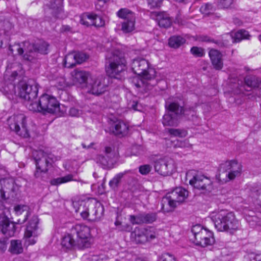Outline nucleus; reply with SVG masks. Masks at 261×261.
<instances>
[{"mask_svg":"<svg viewBox=\"0 0 261 261\" xmlns=\"http://www.w3.org/2000/svg\"><path fill=\"white\" fill-rule=\"evenodd\" d=\"M49 44L43 41L36 45L26 41L21 43L15 44L9 46V50L13 55H21L27 61H32L36 57L37 53L42 54L48 53Z\"/></svg>","mask_w":261,"mask_h":261,"instance_id":"f257e3e1","label":"nucleus"},{"mask_svg":"<svg viewBox=\"0 0 261 261\" xmlns=\"http://www.w3.org/2000/svg\"><path fill=\"white\" fill-rule=\"evenodd\" d=\"M211 219L215 228L219 231L232 232L239 227V221L236 219L233 213L226 210H221L213 212Z\"/></svg>","mask_w":261,"mask_h":261,"instance_id":"f03ea898","label":"nucleus"},{"mask_svg":"<svg viewBox=\"0 0 261 261\" xmlns=\"http://www.w3.org/2000/svg\"><path fill=\"white\" fill-rule=\"evenodd\" d=\"M28 109L43 115L57 114L60 110V103L57 98L48 94H42L38 100H35V103H29Z\"/></svg>","mask_w":261,"mask_h":261,"instance_id":"7ed1b4c3","label":"nucleus"},{"mask_svg":"<svg viewBox=\"0 0 261 261\" xmlns=\"http://www.w3.org/2000/svg\"><path fill=\"white\" fill-rule=\"evenodd\" d=\"M126 61L123 54L118 50L108 52L106 56V71L110 77L118 79V76L125 71Z\"/></svg>","mask_w":261,"mask_h":261,"instance_id":"20e7f679","label":"nucleus"},{"mask_svg":"<svg viewBox=\"0 0 261 261\" xmlns=\"http://www.w3.org/2000/svg\"><path fill=\"white\" fill-rule=\"evenodd\" d=\"M75 211L76 213H79L83 219L93 221H97L102 217L104 208L98 201H88L82 202Z\"/></svg>","mask_w":261,"mask_h":261,"instance_id":"39448f33","label":"nucleus"},{"mask_svg":"<svg viewBox=\"0 0 261 261\" xmlns=\"http://www.w3.org/2000/svg\"><path fill=\"white\" fill-rule=\"evenodd\" d=\"M189 192L182 187H177L168 193L162 199V208L165 212L172 211L177 204L181 203L188 197Z\"/></svg>","mask_w":261,"mask_h":261,"instance_id":"423d86ee","label":"nucleus"},{"mask_svg":"<svg viewBox=\"0 0 261 261\" xmlns=\"http://www.w3.org/2000/svg\"><path fill=\"white\" fill-rule=\"evenodd\" d=\"M21 69V64L14 63L8 65L5 72L4 79L8 84L3 87V92L9 99L13 98L16 93L15 86L12 82L18 76V72L20 73Z\"/></svg>","mask_w":261,"mask_h":261,"instance_id":"0eeeda50","label":"nucleus"},{"mask_svg":"<svg viewBox=\"0 0 261 261\" xmlns=\"http://www.w3.org/2000/svg\"><path fill=\"white\" fill-rule=\"evenodd\" d=\"M241 171V166L237 161H227L220 165L217 177L220 181L226 182L240 176Z\"/></svg>","mask_w":261,"mask_h":261,"instance_id":"6e6552de","label":"nucleus"},{"mask_svg":"<svg viewBox=\"0 0 261 261\" xmlns=\"http://www.w3.org/2000/svg\"><path fill=\"white\" fill-rule=\"evenodd\" d=\"M71 233L76 236V246L78 249L83 250L91 247L93 239L89 227L77 224L72 227Z\"/></svg>","mask_w":261,"mask_h":261,"instance_id":"1a4fd4ad","label":"nucleus"},{"mask_svg":"<svg viewBox=\"0 0 261 261\" xmlns=\"http://www.w3.org/2000/svg\"><path fill=\"white\" fill-rule=\"evenodd\" d=\"M27 121V117L22 114L14 115L8 119L10 129L23 138L30 137Z\"/></svg>","mask_w":261,"mask_h":261,"instance_id":"9d476101","label":"nucleus"},{"mask_svg":"<svg viewBox=\"0 0 261 261\" xmlns=\"http://www.w3.org/2000/svg\"><path fill=\"white\" fill-rule=\"evenodd\" d=\"M18 95L25 100L28 108L29 103H35L38 94V88L36 84H31L25 81H20L18 85Z\"/></svg>","mask_w":261,"mask_h":261,"instance_id":"9b49d317","label":"nucleus"},{"mask_svg":"<svg viewBox=\"0 0 261 261\" xmlns=\"http://www.w3.org/2000/svg\"><path fill=\"white\" fill-rule=\"evenodd\" d=\"M131 67L133 72L141 76L144 80H151L154 78V74H151L150 71L154 72L153 70L148 71L149 63L148 61L143 58H137L133 60Z\"/></svg>","mask_w":261,"mask_h":261,"instance_id":"f8f14e48","label":"nucleus"},{"mask_svg":"<svg viewBox=\"0 0 261 261\" xmlns=\"http://www.w3.org/2000/svg\"><path fill=\"white\" fill-rule=\"evenodd\" d=\"M154 167L156 172L163 176L171 174L176 170L174 161L168 156L156 160L154 161Z\"/></svg>","mask_w":261,"mask_h":261,"instance_id":"ddd939ff","label":"nucleus"},{"mask_svg":"<svg viewBox=\"0 0 261 261\" xmlns=\"http://www.w3.org/2000/svg\"><path fill=\"white\" fill-rule=\"evenodd\" d=\"M132 237L137 244H145L154 239L156 234L151 227H137L132 233Z\"/></svg>","mask_w":261,"mask_h":261,"instance_id":"4468645a","label":"nucleus"},{"mask_svg":"<svg viewBox=\"0 0 261 261\" xmlns=\"http://www.w3.org/2000/svg\"><path fill=\"white\" fill-rule=\"evenodd\" d=\"M86 89L88 92L94 95H98L103 93L107 89L105 78L102 76L92 77Z\"/></svg>","mask_w":261,"mask_h":261,"instance_id":"2eb2a0df","label":"nucleus"},{"mask_svg":"<svg viewBox=\"0 0 261 261\" xmlns=\"http://www.w3.org/2000/svg\"><path fill=\"white\" fill-rule=\"evenodd\" d=\"M33 155L37 169L42 170L43 172H47L48 167L51 166V154L46 153L42 150H39L34 152Z\"/></svg>","mask_w":261,"mask_h":261,"instance_id":"dca6fc26","label":"nucleus"},{"mask_svg":"<svg viewBox=\"0 0 261 261\" xmlns=\"http://www.w3.org/2000/svg\"><path fill=\"white\" fill-rule=\"evenodd\" d=\"M189 184L194 188L199 190L210 191L212 188L211 179L200 174L193 175L189 179Z\"/></svg>","mask_w":261,"mask_h":261,"instance_id":"f3484780","label":"nucleus"},{"mask_svg":"<svg viewBox=\"0 0 261 261\" xmlns=\"http://www.w3.org/2000/svg\"><path fill=\"white\" fill-rule=\"evenodd\" d=\"M71 74L74 83L83 89L86 88L92 77L89 72L78 69L74 70Z\"/></svg>","mask_w":261,"mask_h":261,"instance_id":"a211bd4d","label":"nucleus"},{"mask_svg":"<svg viewBox=\"0 0 261 261\" xmlns=\"http://www.w3.org/2000/svg\"><path fill=\"white\" fill-rule=\"evenodd\" d=\"M157 218L156 214L155 213H142L134 216H129V221L133 224H142L144 223H152Z\"/></svg>","mask_w":261,"mask_h":261,"instance_id":"6ab92c4d","label":"nucleus"},{"mask_svg":"<svg viewBox=\"0 0 261 261\" xmlns=\"http://www.w3.org/2000/svg\"><path fill=\"white\" fill-rule=\"evenodd\" d=\"M151 16L156 20L160 27L168 28L172 24V19L166 12H155L152 14Z\"/></svg>","mask_w":261,"mask_h":261,"instance_id":"aec40b11","label":"nucleus"},{"mask_svg":"<svg viewBox=\"0 0 261 261\" xmlns=\"http://www.w3.org/2000/svg\"><path fill=\"white\" fill-rule=\"evenodd\" d=\"M212 64L216 70H220L223 67L222 55L217 49H211L208 53Z\"/></svg>","mask_w":261,"mask_h":261,"instance_id":"412c9836","label":"nucleus"},{"mask_svg":"<svg viewBox=\"0 0 261 261\" xmlns=\"http://www.w3.org/2000/svg\"><path fill=\"white\" fill-rule=\"evenodd\" d=\"M111 130L116 136H124L128 134V125L122 120H117L112 125Z\"/></svg>","mask_w":261,"mask_h":261,"instance_id":"4be33fe9","label":"nucleus"},{"mask_svg":"<svg viewBox=\"0 0 261 261\" xmlns=\"http://www.w3.org/2000/svg\"><path fill=\"white\" fill-rule=\"evenodd\" d=\"M200 238V239L196 238L195 243L196 245L203 247L212 245L215 241L213 233L207 229L204 230V233L202 234Z\"/></svg>","mask_w":261,"mask_h":261,"instance_id":"5701e85b","label":"nucleus"},{"mask_svg":"<svg viewBox=\"0 0 261 261\" xmlns=\"http://www.w3.org/2000/svg\"><path fill=\"white\" fill-rule=\"evenodd\" d=\"M14 211L17 216L22 215V219L18 220V223L22 224L24 223L30 215V208L27 205H17L14 207Z\"/></svg>","mask_w":261,"mask_h":261,"instance_id":"b1692460","label":"nucleus"},{"mask_svg":"<svg viewBox=\"0 0 261 261\" xmlns=\"http://www.w3.org/2000/svg\"><path fill=\"white\" fill-rule=\"evenodd\" d=\"M39 219L37 216H33L29 222L26 230L25 231V236H37V229L38 228V224Z\"/></svg>","mask_w":261,"mask_h":261,"instance_id":"393cba45","label":"nucleus"},{"mask_svg":"<svg viewBox=\"0 0 261 261\" xmlns=\"http://www.w3.org/2000/svg\"><path fill=\"white\" fill-rule=\"evenodd\" d=\"M166 108L168 110V112L176 115L178 117L185 114L186 110L182 106H181L176 102H166L165 105Z\"/></svg>","mask_w":261,"mask_h":261,"instance_id":"a878e982","label":"nucleus"},{"mask_svg":"<svg viewBox=\"0 0 261 261\" xmlns=\"http://www.w3.org/2000/svg\"><path fill=\"white\" fill-rule=\"evenodd\" d=\"M180 117L172 113L168 112L163 116V124L164 126H176Z\"/></svg>","mask_w":261,"mask_h":261,"instance_id":"bb28decb","label":"nucleus"},{"mask_svg":"<svg viewBox=\"0 0 261 261\" xmlns=\"http://www.w3.org/2000/svg\"><path fill=\"white\" fill-rule=\"evenodd\" d=\"M105 155H99L98 156V161L103 165H107L109 162L114 156V152L110 147H106Z\"/></svg>","mask_w":261,"mask_h":261,"instance_id":"cd10ccee","label":"nucleus"},{"mask_svg":"<svg viewBox=\"0 0 261 261\" xmlns=\"http://www.w3.org/2000/svg\"><path fill=\"white\" fill-rule=\"evenodd\" d=\"M61 245L63 248L66 249H77L76 240L73 239L71 234H68L65 236L62 240Z\"/></svg>","mask_w":261,"mask_h":261,"instance_id":"c85d7f7f","label":"nucleus"},{"mask_svg":"<svg viewBox=\"0 0 261 261\" xmlns=\"http://www.w3.org/2000/svg\"><path fill=\"white\" fill-rule=\"evenodd\" d=\"M23 251L22 243L19 240H12L9 248V251L13 254H19L22 253Z\"/></svg>","mask_w":261,"mask_h":261,"instance_id":"c756f323","label":"nucleus"},{"mask_svg":"<svg viewBox=\"0 0 261 261\" xmlns=\"http://www.w3.org/2000/svg\"><path fill=\"white\" fill-rule=\"evenodd\" d=\"M246 86L253 88L261 89V79L255 75L247 76Z\"/></svg>","mask_w":261,"mask_h":261,"instance_id":"7c9ffc66","label":"nucleus"},{"mask_svg":"<svg viewBox=\"0 0 261 261\" xmlns=\"http://www.w3.org/2000/svg\"><path fill=\"white\" fill-rule=\"evenodd\" d=\"M117 16L124 20L136 19L135 13L127 8H121L117 12Z\"/></svg>","mask_w":261,"mask_h":261,"instance_id":"2f4dec72","label":"nucleus"},{"mask_svg":"<svg viewBox=\"0 0 261 261\" xmlns=\"http://www.w3.org/2000/svg\"><path fill=\"white\" fill-rule=\"evenodd\" d=\"M136 19L123 20L121 23V30L124 33H130L135 29Z\"/></svg>","mask_w":261,"mask_h":261,"instance_id":"473e14b6","label":"nucleus"},{"mask_svg":"<svg viewBox=\"0 0 261 261\" xmlns=\"http://www.w3.org/2000/svg\"><path fill=\"white\" fill-rule=\"evenodd\" d=\"M73 176V175L69 174L63 177L54 178L50 181V184L53 186H58L62 184L74 180Z\"/></svg>","mask_w":261,"mask_h":261,"instance_id":"72a5a7b5","label":"nucleus"},{"mask_svg":"<svg viewBox=\"0 0 261 261\" xmlns=\"http://www.w3.org/2000/svg\"><path fill=\"white\" fill-rule=\"evenodd\" d=\"M185 39L181 36H173L169 39V45L173 48H178L185 42Z\"/></svg>","mask_w":261,"mask_h":261,"instance_id":"f704fd0d","label":"nucleus"},{"mask_svg":"<svg viewBox=\"0 0 261 261\" xmlns=\"http://www.w3.org/2000/svg\"><path fill=\"white\" fill-rule=\"evenodd\" d=\"M129 172H130V171H125L124 172L119 173L116 174L114 177V178L110 181V182H109L110 186L113 189L116 188L118 186V185H119L122 178L123 177V176L125 174H126V173H129Z\"/></svg>","mask_w":261,"mask_h":261,"instance_id":"c9c22d12","label":"nucleus"},{"mask_svg":"<svg viewBox=\"0 0 261 261\" xmlns=\"http://www.w3.org/2000/svg\"><path fill=\"white\" fill-rule=\"evenodd\" d=\"M76 62L73 52L69 53L65 57V67L67 68H72L77 64Z\"/></svg>","mask_w":261,"mask_h":261,"instance_id":"e433bc0d","label":"nucleus"},{"mask_svg":"<svg viewBox=\"0 0 261 261\" xmlns=\"http://www.w3.org/2000/svg\"><path fill=\"white\" fill-rule=\"evenodd\" d=\"M226 36L230 37L233 43L239 42L245 38L244 31L242 30L237 32H231L230 34H227Z\"/></svg>","mask_w":261,"mask_h":261,"instance_id":"4c0bfd02","label":"nucleus"},{"mask_svg":"<svg viewBox=\"0 0 261 261\" xmlns=\"http://www.w3.org/2000/svg\"><path fill=\"white\" fill-rule=\"evenodd\" d=\"M94 14H84L81 18L80 22L86 26H92L93 23Z\"/></svg>","mask_w":261,"mask_h":261,"instance_id":"58836bf2","label":"nucleus"},{"mask_svg":"<svg viewBox=\"0 0 261 261\" xmlns=\"http://www.w3.org/2000/svg\"><path fill=\"white\" fill-rule=\"evenodd\" d=\"M197 40L198 41L205 42H212L217 44L219 46H222L224 45V43L221 42L220 41L215 40L210 37L206 35H201L197 37Z\"/></svg>","mask_w":261,"mask_h":261,"instance_id":"ea45409f","label":"nucleus"},{"mask_svg":"<svg viewBox=\"0 0 261 261\" xmlns=\"http://www.w3.org/2000/svg\"><path fill=\"white\" fill-rule=\"evenodd\" d=\"M206 229L203 228L200 225H196L193 226L192 232L194 236L195 240L196 238L200 239V237L204 233V230Z\"/></svg>","mask_w":261,"mask_h":261,"instance_id":"a19ab883","label":"nucleus"},{"mask_svg":"<svg viewBox=\"0 0 261 261\" xmlns=\"http://www.w3.org/2000/svg\"><path fill=\"white\" fill-rule=\"evenodd\" d=\"M215 10V9L212 5L208 3L202 5L200 9V12L205 15H208L213 14Z\"/></svg>","mask_w":261,"mask_h":261,"instance_id":"79ce46f5","label":"nucleus"},{"mask_svg":"<svg viewBox=\"0 0 261 261\" xmlns=\"http://www.w3.org/2000/svg\"><path fill=\"white\" fill-rule=\"evenodd\" d=\"M77 64H80L85 62L88 58V56L83 52H73Z\"/></svg>","mask_w":261,"mask_h":261,"instance_id":"37998d69","label":"nucleus"},{"mask_svg":"<svg viewBox=\"0 0 261 261\" xmlns=\"http://www.w3.org/2000/svg\"><path fill=\"white\" fill-rule=\"evenodd\" d=\"M191 54L195 57H201L204 55V50L201 47L193 46L191 48Z\"/></svg>","mask_w":261,"mask_h":261,"instance_id":"c03bdc74","label":"nucleus"},{"mask_svg":"<svg viewBox=\"0 0 261 261\" xmlns=\"http://www.w3.org/2000/svg\"><path fill=\"white\" fill-rule=\"evenodd\" d=\"M93 26L96 27H101L105 25V20L99 16L94 14Z\"/></svg>","mask_w":261,"mask_h":261,"instance_id":"a18cd8bd","label":"nucleus"},{"mask_svg":"<svg viewBox=\"0 0 261 261\" xmlns=\"http://www.w3.org/2000/svg\"><path fill=\"white\" fill-rule=\"evenodd\" d=\"M148 6L150 9L159 8L161 7L163 0H146Z\"/></svg>","mask_w":261,"mask_h":261,"instance_id":"49530a36","label":"nucleus"},{"mask_svg":"<svg viewBox=\"0 0 261 261\" xmlns=\"http://www.w3.org/2000/svg\"><path fill=\"white\" fill-rule=\"evenodd\" d=\"M69 115L71 117H80L82 114L83 111L75 107L71 108L69 110Z\"/></svg>","mask_w":261,"mask_h":261,"instance_id":"de8ad7c7","label":"nucleus"},{"mask_svg":"<svg viewBox=\"0 0 261 261\" xmlns=\"http://www.w3.org/2000/svg\"><path fill=\"white\" fill-rule=\"evenodd\" d=\"M169 133L174 136L182 137L186 136V132L179 129L170 128L168 129Z\"/></svg>","mask_w":261,"mask_h":261,"instance_id":"09e8293b","label":"nucleus"},{"mask_svg":"<svg viewBox=\"0 0 261 261\" xmlns=\"http://www.w3.org/2000/svg\"><path fill=\"white\" fill-rule=\"evenodd\" d=\"M151 168V166L149 165H143L140 166L139 172L142 175H146L150 172Z\"/></svg>","mask_w":261,"mask_h":261,"instance_id":"8fccbe9b","label":"nucleus"},{"mask_svg":"<svg viewBox=\"0 0 261 261\" xmlns=\"http://www.w3.org/2000/svg\"><path fill=\"white\" fill-rule=\"evenodd\" d=\"M159 261H176L174 256L169 253H163L159 260Z\"/></svg>","mask_w":261,"mask_h":261,"instance_id":"3c124183","label":"nucleus"},{"mask_svg":"<svg viewBox=\"0 0 261 261\" xmlns=\"http://www.w3.org/2000/svg\"><path fill=\"white\" fill-rule=\"evenodd\" d=\"M247 261H261V254L251 253L247 254Z\"/></svg>","mask_w":261,"mask_h":261,"instance_id":"603ef678","label":"nucleus"},{"mask_svg":"<svg viewBox=\"0 0 261 261\" xmlns=\"http://www.w3.org/2000/svg\"><path fill=\"white\" fill-rule=\"evenodd\" d=\"M233 0H219L218 5L222 8H227L232 3Z\"/></svg>","mask_w":261,"mask_h":261,"instance_id":"864d4df0","label":"nucleus"},{"mask_svg":"<svg viewBox=\"0 0 261 261\" xmlns=\"http://www.w3.org/2000/svg\"><path fill=\"white\" fill-rule=\"evenodd\" d=\"M7 239L6 238L0 239V251L5 252L7 248Z\"/></svg>","mask_w":261,"mask_h":261,"instance_id":"5fc2aeb1","label":"nucleus"},{"mask_svg":"<svg viewBox=\"0 0 261 261\" xmlns=\"http://www.w3.org/2000/svg\"><path fill=\"white\" fill-rule=\"evenodd\" d=\"M37 236H31L29 237L24 236V238L25 239V243L28 245L35 244L37 241Z\"/></svg>","mask_w":261,"mask_h":261,"instance_id":"6e6d98bb","label":"nucleus"},{"mask_svg":"<svg viewBox=\"0 0 261 261\" xmlns=\"http://www.w3.org/2000/svg\"><path fill=\"white\" fill-rule=\"evenodd\" d=\"M47 172H43L42 170H39V169L36 168V170L34 173V176L35 178L44 180V175L46 174Z\"/></svg>","mask_w":261,"mask_h":261,"instance_id":"4d7b16f0","label":"nucleus"},{"mask_svg":"<svg viewBox=\"0 0 261 261\" xmlns=\"http://www.w3.org/2000/svg\"><path fill=\"white\" fill-rule=\"evenodd\" d=\"M253 194L257 197L256 200L257 204L261 207V188L256 190Z\"/></svg>","mask_w":261,"mask_h":261,"instance_id":"13d9d810","label":"nucleus"},{"mask_svg":"<svg viewBox=\"0 0 261 261\" xmlns=\"http://www.w3.org/2000/svg\"><path fill=\"white\" fill-rule=\"evenodd\" d=\"M176 146H178V147L186 148L189 147L190 145L187 140H184L182 141H177Z\"/></svg>","mask_w":261,"mask_h":261,"instance_id":"bf43d9fd","label":"nucleus"},{"mask_svg":"<svg viewBox=\"0 0 261 261\" xmlns=\"http://www.w3.org/2000/svg\"><path fill=\"white\" fill-rule=\"evenodd\" d=\"M243 80L241 81L240 83H238L237 88L240 90V92H243L245 89V78L243 77Z\"/></svg>","mask_w":261,"mask_h":261,"instance_id":"052dcab7","label":"nucleus"},{"mask_svg":"<svg viewBox=\"0 0 261 261\" xmlns=\"http://www.w3.org/2000/svg\"><path fill=\"white\" fill-rule=\"evenodd\" d=\"M91 260L92 261H104L103 258H101L100 257L96 255L92 256L91 258Z\"/></svg>","mask_w":261,"mask_h":261,"instance_id":"680f3d73","label":"nucleus"},{"mask_svg":"<svg viewBox=\"0 0 261 261\" xmlns=\"http://www.w3.org/2000/svg\"><path fill=\"white\" fill-rule=\"evenodd\" d=\"M131 107H132V108L134 110H137V111H138V110H139L138 109V108H137V107H138V102H136V101H134L133 102V104L132 105V106H131Z\"/></svg>","mask_w":261,"mask_h":261,"instance_id":"e2e57ef3","label":"nucleus"},{"mask_svg":"<svg viewBox=\"0 0 261 261\" xmlns=\"http://www.w3.org/2000/svg\"><path fill=\"white\" fill-rule=\"evenodd\" d=\"M62 30L64 31H69L70 30V28L68 25H64L62 27Z\"/></svg>","mask_w":261,"mask_h":261,"instance_id":"0e129e2a","label":"nucleus"},{"mask_svg":"<svg viewBox=\"0 0 261 261\" xmlns=\"http://www.w3.org/2000/svg\"><path fill=\"white\" fill-rule=\"evenodd\" d=\"M250 35L246 32V39H249Z\"/></svg>","mask_w":261,"mask_h":261,"instance_id":"69168bd1","label":"nucleus"},{"mask_svg":"<svg viewBox=\"0 0 261 261\" xmlns=\"http://www.w3.org/2000/svg\"><path fill=\"white\" fill-rule=\"evenodd\" d=\"M191 174H192L191 173V172H189V173L187 174V177H188V178H190V176H191Z\"/></svg>","mask_w":261,"mask_h":261,"instance_id":"338daca9","label":"nucleus"},{"mask_svg":"<svg viewBox=\"0 0 261 261\" xmlns=\"http://www.w3.org/2000/svg\"><path fill=\"white\" fill-rule=\"evenodd\" d=\"M115 224L116 225H118L120 224V222H119V221H116Z\"/></svg>","mask_w":261,"mask_h":261,"instance_id":"774afa93","label":"nucleus"}]
</instances>
